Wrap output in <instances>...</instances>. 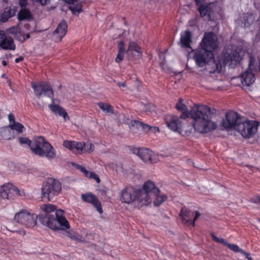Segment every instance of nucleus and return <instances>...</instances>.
I'll list each match as a JSON object with an SVG mask.
<instances>
[{"label":"nucleus","instance_id":"f257e3e1","mask_svg":"<svg viewBox=\"0 0 260 260\" xmlns=\"http://www.w3.org/2000/svg\"><path fill=\"white\" fill-rule=\"evenodd\" d=\"M176 109L182 112L181 115L186 118L190 117L194 120L193 128L199 133L204 134L213 131L217 128L216 124L210 117L211 108L206 105L198 106L195 110H187L186 106L179 99L176 105Z\"/></svg>","mask_w":260,"mask_h":260},{"label":"nucleus","instance_id":"f03ea898","mask_svg":"<svg viewBox=\"0 0 260 260\" xmlns=\"http://www.w3.org/2000/svg\"><path fill=\"white\" fill-rule=\"evenodd\" d=\"M44 212L39 216L40 222L54 231H66L70 228V225L64 216V211L57 210L55 205L44 204L41 207Z\"/></svg>","mask_w":260,"mask_h":260},{"label":"nucleus","instance_id":"7ed1b4c3","mask_svg":"<svg viewBox=\"0 0 260 260\" xmlns=\"http://www.w3.org/2000/svg\"><path fill=\"white\" fill-rule=\"evenodd\" d=\"M18 141L21 145H28L31 152L41 157L45 156L48 159L55 158L56 151L53 147L44 138L41 136L30 140L26 137H19Z\"/></svg>","mask_w":260,"mask_h":260},{"label":"nucleus","instance_id":"20e7f679","mask_svg":"<svg viewBox=\"0 0 260 260\" xmlns=\"http://www.w3.org/2000/svg\"><path fill=\"white\" fill-rule=\"evenodd\" d=\"M167 126L172 131L177 132L184 136H188L192 132L193 124L188 122L187 118L180 115V117L168 115L165 118Z\"/></svg>","mask_w":260,"mask_h":260},{"label":"nucleus","instance_id":"39448f33","mask_svg":"<svg viewBox=\"0 0 260 260\" xmlns=\"http://www.w3.org/2000/svg\"><path fill=\"white\" fill-rule=\"evenodd\" d=\"M62 189L61 183L53 178H49L44 182L41 188V197L43 200L51 201L58 195Z\"/></svg>","mask_w":260,"mask_h":260},{"label":"nucleus","instance_id":"423d86ee","mask_svg":"<svg viewBox=\"0 0 260 260\" xmlns=\"http://www.w3.org/2000/svg\"><path fill=\"white\" fill-rule=\"evenodd\" d=\"M119 197L122 203L129 204L137 201L139 208L145 206L141 202L142 201V198L139 189L132 186H126L122 189L120 192Z\"/></svg>","mask_w":260,"mask_h":260},{"label":"nucleus","instance_id":"0eeeda50","mask_svg":"<svg viewBox=\"0 0 260 260\" xmlns=\"http://www.w3.org/2000/svg\"><path fill=\"white\" fill-rule=\"evenodd\" d=\"M63 145L76 154H83L91 152L94 149L93 144L89 142L64 141Z\"/></svg>","mask_w":260,"mask_h":260},{"label":"nucleus","instance_id":"6e6552de","mask_svg":"<svg viewBox=\"0 0 260 260\" xmlns=\"http://www.w3.org/2000/svg\"><path fill=\"white\" fill-rule=\"evenodd\" d=\"M259 123L254 120H246L238 125L237 131L244 138L253 137L256 133Z\"/></svg>","mask_w":260,"mask_h":260},{"label":"nucleus","instance_id":"1a4fd4ad","mask_svg":"<svg viewBox=\"0 0 260 260\" xmlns=\"http://www.w3.org/2000/svg\"><path fill=\"white\" fill-rule=\"evenodd\" d=\"M242 59L240 52L236 50L228 49L222 52L219 63L221 67L222 65L225 66L227 63H230L231 68H235Z\"/></svg>","mask_w":260,"mask_h":260},{"label":"nucleus","instance_id":"9d476101","mask_svg":"<svg viewBox=\"0 0 260 260\" xmlns=\"http://www.w3.org/2000/svg\"><path fill=\"white\" fill-rule=\"evenodd\" d=\"M31 87L32 88L35 95L38 98H40L42 95L46 96L52 99V102H54L53 99L54 91L52 86L45 82L31 83Z\"/></svg>","mask_w":260,"mask_h":260},{"label":"nucleus","instance_id":"9b49d317","mask_svg":"<svg viewBox=\"0 0 260 260\" xmlns=\"http://www.w3.org/2000/svg\"><path fill=\"white\" fill-rule=\"evenodd\" d=\"M142 198L141 203L145 206L148 205L151 202V196L153 194L159 192V189L156 187L154 182L150 180L146 181L143 186V188L139 189Z\"/></svg>","mask_w":260,"mask_h":260},{"label":"nucleus","instance_id":"f8f14e48","mask_svg":"<svg viewBox=\"0 0 260 260\" xmlns=\"http://www.w3.org/2000/svg\"><path fill=\"white\" fill-rule=\"evenodd\" d=\"M37 217V214L22 210L15 214L14 220L26 228H32L36 224Z\"/></svg>","mask_w":260,"mask_h":260},{"label":"nucleus","instance_id":"ddd939ff","mask_svg":"<svg viewBox=\"0 0 260 260\" xmlns=\"http://www.w3.org/2000/svg\"><path fill=\"white\" fill-rule=\"evenodd\" d=\"M133 153L137 154L144 162L151 164L156 163L158 160V156L148 148H135L132 149Z\"/></svg>","mask_w":260,"mask_h":260},{"label":"nucleus","instance_id":"4468645a","mask_svg":"<svg viewBox=\"0 0 260 260\" xmlns=\"http://www.w3.org/2000/svg\"><path fill=\"white\" fill-rule=\"evenodd\" d=\"M242 117L237 112L229 111L226 113L225 119L222 121V126L225 129H235L237 131L239 124L242 122Z\"/></svg>","mask_w":260,"mask_h":260},{"label":"nucleus","instance_id":"2eb2a0df","mask_svg":"<svg viewBox=\"0 0 260 260\" xmlns=\"http://www.w3.org/2000/svg\"><path fill=\"white\" fill-rule=\"evenodd\" d=\"M198 6L197 10L199 12L201 17L203 18L204 20L211 21L214 20L215 10L216 7L215 3L200 4Z\"/></svg>","mask_w":260,"mask_h":260},{"label":"nucleus","instance_id":"dca6fc26","mask_svg":"<svg viewBox=\"0 0 260 260\" xmlns=\"http://www.w3.org/2000/svg\"><path fill=\"white\" fill-rule=\"evenodd\" d=\"M213 58V53L211 50H206L201 48L196 51L193 56V59L199 67H203Z\"/></svg>","mask_w":260,"mask_h":260},{"label":"nucleus","instance_id":"f3484780","mask_svg":"<svg viewBox=\"0 0 260 260\" xmlns=\"http://www.w3.org/2000/svg\"><path fill=\"white\" fill-rule=\"evenodd\" d=\"M216 42V37L213 32H205L200 43L201 48L206 50H211L213 52L217 47Z\"/></svg>","mask_w":260,"mask_h":260},{"label":"nucleus","instance_id":"a211bd4d","mask_svg":"<svg viewBox=\"0 0 260 260\" xmlns=\"http://www.w3.org/2000/svg\"><path fill=\"white\" fill-rule=\"evenodd\" d=\"M0 194L3 199L10 200H13L16 196L20 195L18 189L12 183H7L2 186Z\"/></svg>","mask_w":260,"mask_h":260},{"label":"nucleus","instance_id":"6ab92c4d","mask_svg":"<svg viewBox=\"0 0 260 260\" xmlns=\"http://www.w3.org/2000/svg\"><path fill=\"white\" fill-rule=\"evenodd\" d=\"M81 199L84 202L92 204L100 214L103 212L101 203L94 194L91 192L83 193L81 194Z\"/></svg>","mask_w":260,"mask_h":260},{"label":"nucleus","instance_id":"aec40b11","mask_svg":"<svg viewBox=\"0 0 260 260\" xmlns=\"http://www.w3.org/2000/svg\"><path fill=\"white\" fill-rule=\"evenodd\" d=\"M0 48L9 50H14L16 48L13 39L7 37L3 30H0Z\"/></svg>","mask_w":260,"mask_h":260},{"label":"nucleus","instance_id":"412c9836","mask_svg":"<svg viewBox=\"0 0 260 260\" xmlns=\"http://www.w3.org/2000/svg\"><path fill=\"white\" fill-rule=\"evenodd\" d=\"M252 65L253 62L251 58H250L248 69L240 76L241 83L244 86H250L253 84L255 81V78L254 75L250 68V67Z\"/></svg>","mask_w":260,"mask_h":260},{"label":"nucleus","instance_id":"4be33fe9","mask_svg":"<svg viewBox=\"0 0 260 260\" xmlns=\"http://www.w3.org/2000/svg\"><path fill=\"white\" fill-rule=\"evenodd\" d=\"M68 25L65 20H61L57 25L53 32V36L56 42L61 41L67 31Z\"/></svg>","mask_w":260,"mask_h":260},{"label":"nucleus","instance_id":"5701e85b","mask_svg":"<svg viewBox=\"0 0 260 260\" xmlns=\"http://www.w3.org/2000/svg\"><path fill=\"white\" fill-rule=\"evenodd\" d=\"M192 42V33L189 30H186L180 34V44L183 48H189L191 51L192 49L190 46Z\"/></svg>","mask_w":260,"mask_h":260},{"label":"nucleus","instance_id":"b1692460","mask_svg":"<svg viewBox=\"0 0 260 260\" xmlns=\"http://www.w3.org/2000/svg\"><path fill=\"white\" fill-rule=\"evenodd\" d=\"M49 108L54 114L63 117L65 121L70 119V117L66 110L59 105L51 104L49 105Z\"/></svg>","mask_w":260,"mask_h":260},{"label":"nucleus","instance_id":"393cba45","mask_svg":"<svg viewBox=\"0 0 260 260\" xmlns=\"http://www.w3.org/2000/svg\"><path fill=\"white\" fill-rule=\"evenodd\" d=\"M255 17L252 13L243 14V17L240 18V21L241 22L242 26L243 27H248L254 22Z\"/></svg>","mask_w":260,"mask_h":260},{"label":"nucleus","instance_id":"a878e982","mask_svg":"<svg viewBox=\"0 0 260 260\" xmlns=\"http://www.w3.org/2000/svg\"><path fill=\"white\" fill-rule=\"evenodd\" d=\"M14 138V132L9 126L0 128V140H11Z\"/></svg>","mask_w":260,"mask_h":260},{"label":"nucleus","instance_id":"bb28decb","mask_svg":"<svg viewBox=\"0 0 260 260\" xmlns=\"http://www.w3.org/2000/svg\"><path fill=\"white\" fill-rule=\"evenodd\" d=\"M193 213L187 208H182L179 214V216L181 218L182 222L187 226H188V223H191L189 221Z\"/></svg>","mask_w":260,"mask_h":260},{"label":"nucleus","instance_id":"cd10ccee","mask_svg":"<svg viewBox=\"0 0 260 260\" xmlns=\"http://www.w3.org/2000/svg\"><path fill=\"white\" fill-rule=\"evenodd\" d=\"M16 9L15 8H10L7 10H5L1 15V21L3 22H6L10 18L12 17L15 15Z\"/></svg>","mask_w":260,"mask_h":260},{"label":"nucleus","instance_id":"c85d7f7f","mask_svg":"<svg viewBox=\"0 0 260 260\" xmlns=\"http://www.w3.org/2000/svg\"><path fill=\"white\" fill-rule=\"evenodd\" d=\"M32 18V16L30 11L26 8H22L18 14V19L19 21L30 20Z\"/></svg>","mask_w":260,"mask_h":260},{"label":"nucleus","instance_id":"c756f323","mask_svg":"<svg viewBox=\"0 0 260 260\" xmlns=\"http://www.w3.org/2000/svg\"><path fill=\"white\" fill-rule=\"evenodd\" d=\"M127 51L137 52L138 58H141L142 55V51L141 47H140L137 43L135 42H129Z\"/></svg>","mask_w":260,"mask_h":260},{"label":"nucleus","instance_id":"7c9ffc66","mask_svg":"<svg viewBox=\"0 0 260 260\" xmlns=\"http://www.w3.org/2000/svg\"><path fill=\"white\" fill-rule=\"evenodd\" d=\"M63 235L68 237L71 240H75L78 242L82 241L81 236L73 230L64 231Z\"/></svg>","mask_w":260,"mask_h":260},{"label":"nucleus","instance_id":"2f4dec72","mask_svg":"<svg viewBox=\"0 0 260 260\" xmlns=\"http://www.w3.org/2000/svg\"><path fill=\"white\" fill-rule=\"evenodd\" d=\"M155 199L153 201V204L155 206H158L161 205L167 198L165 194H159V193L153 194Z\"/></svg>","mask_w":260,"mask_h":260},{"label":"nucleus","instance_id":"473e14b6","mask_svg":"<svg viewBox=\"0 0 260 260\" xmlns=\"http://www.w3.org/2000/svg\"><path fill=\"white\" fill-rule=\"evenodd\" d=\"M9 128L11 131L15 130L18 133H21L23 131L24 128V126L18 122H16L14 123L10 124L9 125Z\"/></svg>","mask_w":260,"mask_h":260},{"label":"nucleus","instance_id":"72a5a7b5","mask_svg":"<svg viewBox=\"0 0 260 260\" xmlns=\"http://www.w3.org/2000/svg\"><path fill=\"white\" fill-rule=\"evenodd\" d=\"M98 105L103 111H106L108 113H113V107L110 104L101 102Z\"/></svg>","mask_w":260,"mask_h":260},{"label":"nucleus","instance_id":"f704fd0d","mask_svg":"<svg viewBox=\"0 0 260 260\" xmlns=\"http://www.w3.org/2000/svg\"><path fill=\"white\" fill-rule=\"evenodd\" d=\"M133 123H133L134 125L136 124V125L138 127V128L142 127V129L145 132L149 131L150 130V129L151 128V127L149 125L146 124H144L142 122L139 121L134 120L133 121Z\"/></svg>","mask_w":260,"mask_h":260},{"label":"nucleus","instance_id":"c9c22d12","mask_svg":"<svg viewBox=\"0 0 260 260\" xmlns=\"http://www.w3.org/2000/svg\"><path fill=\"white\" fill-rule=\"evenodd\" d=\"M69 9L71 11L73 14L75 15L76 13H80L82 12V7L81 5L77 4L75 6L69 7Z\"/></svg>","mask_w":260,"mask_h":260},{"label":"nucleus","instance_id":"e433bc0d","mask_svg":"<svg viewBox=\"0 0 260 260\" xmlns=\"http://www.w3.org/2000/svg\"><path fill=\"white\" fill-rule=\"evenodd\" d=\"M210 235L212 240L214 241L217 243L222 244L225 246L227 245L228 243L224 239L217 237L213 233H211Z\"/></svg>","mask_w":260,"mask_h":260},{"label":"nucleus","instance_id":"4c0bfd02","mask_svg":"<svg viewBox=\"0 0 260 260\" xmlns=\"http://www.w3.org/2000/svg\"><path fill=\"white\" fill-rule=\"evenodd\" d=\"M226 246L231 250L235 252H240L242 251V249L239 247V246L234 244L228 243Z\"/></svg>","mask_w":260,"mask_h":260},{"label":"nucleus","instance_id":"58836bf2","mask_svg":"<svg viewBox=\"0 0 260 260\" xmlns=\"http://www.w3.org/2000/svg\"><path fill=\"white\" fill-rule=\"evenodd\" d=\"M195 215L193 217V220H192L191 219H190V222H191L190 223H188V226H194L195 225V221L198 219V218L201 215V213L198 211H195Z\"/></svg>","mask_w":260,"mask_h":260},{"label":"nucleus","instance_id":"ea45409f","mask_svg":"<svg viewBox=\"0 0 260 260\" xmlns=\"http://www.w3.org/2000/svg\"><path fill=\"white\" fill-rule=\"evenodd\" d=\"M118 52L125 53L126 52L125 44L123 41H120L118 44Z\"/></svg>","mask_w":260,"mask_h":260},{"label":"nucleus","instance_id":"a19ab883","mask_svg":"<svg viewBox=\"0 0 260 260\" xmlns=\"http://www.w3.org/2000/svg\"><path fill=\"white\" fill-rule=\"evenodd\" d=\"M8 30L10 33L14 35H17L20 32V29L18 26H12Z\"/></svg>","mask_w":260,"mask_h":260},{"label":"nucleus","instance_id":"79ce46f5","mask_svg":"<svg viewBox=\"0 0 260 260\" xmlns=\"http://www.w3.org/2000/svg\"><path fill=\"white\" fill-rule=\"evenodd\" d=\"M124 53L118 52L117 55L115 58V61L117 63L120 62L124 58Z\"/></svg>","mask_w":260,"mask_h":260},{"label":"nucleus","instance_id":"37998d69","mask_svg":"<svg viewBox=\"0 0 260 260\" xmlns=\"http://www.w3.org/2000/svg\"><path fill=\"white\" fill-rule=\"evenodd\" d=\"M27 4V0H19V5L22 8H25Z\"/></svg>","mask_w":260,"mask_h":260},{"label":"nucleus","instance_id":"c03bdc74","mask_svg":"<svg viewBox=\"0 0 260 260\" xmlns=\"http://www.w3.org/2000/svg\"><path fill=\"white\" fill-rule=\"evenodd\" d=\"M76 168L78 170H79L81 172L84 173V175L86 173H87V170L83 167H82L81 165H77L76 166Z\"/></svg>","mask_w":260,"mask_h":260},{"label":"nucleus","instance_id":"a18cd8bd","mask_svg":"<svg viewBox=\"0 0 260 260\" xmlns=\"http://www.w3.org/2000/svg\"><path fill=\"white\" fill-rule=\"evenodd\" d=\"M8 118H9V120L10 122V124H12V123H14L16 122V121H15V117H14V115L12 114V113H10L8 115Z\"/></svg>","mask_w":260,"mask_h":260},{"label":"nucleus","instance_id":"49530a36","mask_svg":"<svg viewBox=\"0 0 260 260\" xmlns=\"http://www.w3.org/2000/svg\"><path fill=\"white\" fill-rule=\"evenodd\" d=\"M34 2L39 3H40L42 6H45L47 4L49 0H32Z\"/></svg>","mask_w":260,"mask_h":260},{"label":"nucleus","instance_id":"de8ad7c7","mask_svg":"<svg viewBox=\"0 0 260 260\" xmlns=\"http://www.w3.org/2000/svg\"><path fill=\"white\" fill-rule=\"evenodd\" d=\"M241 253L244 255L248 260H252V258L250 256V254L247 252L242 250Z\"/></svg>","mask_w":260,"mask_h":260},{"label":"nucleus","instance_id":"09e8293b","mask_svg":"<svg viewBox=\"0 0 260 260\" xmlns=\"http://www.w3.org/2000/svg\"><path fill=\"white\" fill-rule=\"evenodd\" d=\"M64 3L71 5L74 4L75 3H77L79 1V0H62Z\"/></svg>","mask_w":260,"mask_h":260},{"label":"nucleus","instance_id":"8fccbe9b","mask_svg":"<svg viewBox=\"0 0 260 260\" xmlns=\"http://www.w3.org/2000/svg\"><path fill=\"white\" fill-rule=\"evenodd\" d=\"M91 178L93 179L94 180H95L96 181V182H98V183H100V179L99 177L95 173H94V176H92Z\"/></svg>","mask_w":260,"mask_h":260},{"label":"nucleus","instance_id":"3c124183","mask_svg":"<svg viewBox=\"0 0 260 260\" xmlns=\"http://www.w3.org/2000/svg\"><path fill=\"white\" fill-rule=\"evenodd\" d=\"M94 175V173L87 171V173L85 174V176L88 178H91L92 176Z\"/></svg>","mask_w":260,"mask_h":260},{"label":"nucleus","instance_id":"603ef678","mask_svg":"<svg viewBox=\"0 0 260 260\" xmlns=\"http://www.w3.org/2000/svg\"><path fill=\"white\" fill-rule=\"evenodd\" d=\"M253 202L255 204H260V196H257L254 199V200Z\"/></svg>","mask_w":260,"mask_h":260},{"label":"nucleus","instance_id":"864d4df0","mask_svg":"<svg viewBox=\"0 0 260 260\" xmlns=\"http://www.w3.org/2000/svg\"><path fill=\"white\" fill-rule=\"evenodd\" d=\"M23 59H24L23 57H22V56H19V57L16 58L15 59V62L16 63H19V62L22 61V60H23Z\"/></svg>","mask_w":260,"mask_h":260},{"label":"nucleus","instance_id":"5fc2aeb1","mask_svg":"<svg viewBox=\"0 0 260 260\" xmlns=\"http://www.w3.org/2000/svg\"><path fill=\"white\" fill-rule=\"evenodd\" d=\"M30 37L29 34H26L23 36V41H24Z\"/></svg>","mask_w":260,"mask_h":260},{"label":"nucleus","instance_id":"6e6d98bb","mask_svg":"<svg viewBox=\"0 0 260 260\" xmlns=\"http://www.w3.org/2000/svg\"><path fill=\"white\" fill-rule=\"evenodd\" d=\"M117 85L119 86V87H125L126 86V85L125 84V83L124 82H119L117 83Z\"/></svg>","mask_w":260,"mask_h":260},{"label":"nucleus","instance_id":"4d7b16f0","mask_svg":"<svg viewBox=\"0 0 260 260\" xmlns=\"http://www.w3.org/2000/svg\"><path fill=\"white\" fill-rule=\"evenodd\" d=\"M205 0H194L197 6L200 5V4H202V3Z\"/></svg>","mask_w":260,"mask_h":260},{"label":"nucleus","instance_id":"13d9d810","mask_svg":"<svg viewBox=\"0 0 260 260\" xmlns=\"http://www.w3.org/2000/svg\"><path fill=\"white\" fill-rule=\"evenodd\" d=\"M3 64L4 65V66H6V62L5 61H3Z\"/></svg>","mask_w":260,"mask_h":260},{"label":"nucleus","instance_id":"bf43d9fd","mask_svg":"<svg viewBox=\"0 0 260 260\" xmlns=\"http://www.w3.org/2000/svg\"><path fill=\"white\" fill-rule=\"evenodd\" d=\"M258 69L260 71V60H259V62H258Z\"/></svg>","mask_w":260,"mask_h":260},{"label":"nucleus","instance_id":"052dcab7","mask_svg":"<svg viewBox=\"0 0 260 260\" xmlns=\"http://www.w3.org/2000/svg\"><path fill=\"white\" fill-rule=\"evenodd\" d=\"M218 64H216V69L218 70Z\"/></svg>","mask_w":260,"mask_h":260},{"label":"nucleus","instance_id":"680f3d73","mask_svg":"<svg viewBox=\"0 0 260 260\" xmlns=\"http://www.w3.org/2000/svg\"><path fill=\"white\" fill-rule=\"evenodd\" d=\"M61 88V85H59V89H60Z\"/></svg>","mask_w":260,"mask_h":260},{"label":"nucleus","instance_id":"e2e57ef3","mask_svg":"<svg viewBox=\"0 0 260 260\" xmlns=\"http://www.w3.org/2000/svg\"><path fill=\"white\" fill-rule=\"evenodd\" d=\"M157 130L159 131V128L158 127L157 128Z\"/></svg>","mask_w":260,"mask_h":260},{"label":"nucleus","instance_id":"0e129e2a","mask_svg":"<svg viewBox=\"0 0 260 260\" xmlns=\"http://www.w3.org/2000/svg\"><path fill=\"white\" fill-rule=\"evenodd\" d=\"M258 221L260 222V219H259Z\"/></svg>","mask_w":260,"mask_h":260}]
</instances>
